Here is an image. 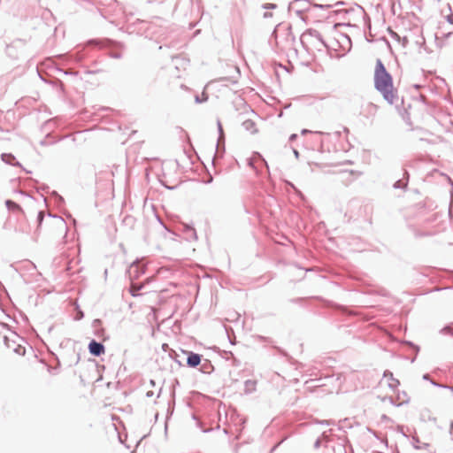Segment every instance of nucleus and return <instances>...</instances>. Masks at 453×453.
<instances>
[{"instance_id":"9d476101","label":"nucleus","mask_w":453,"mask_h":453,"mask_svg":"<svg viewBox=\"0 0 453 453\" xmlns=\"http://www.w3.org/2000/svg\"><path fill=\"white\" fill-rule=\"evenodd\" d=\"M448 5L451 11H453V0H448Z\"/></svg>"},{"instance_id":"6e6552de","label":"nucleus","mask_w":453,"mask_h":453,"mask_svg":"<svg viewBox=\"0 0 453 453\" xmlns=\"http://www.w3.org/2000/svg\"><path fill=\"white\" fill-rule=\"evenodd\" d=\"M142 284H136V283H132L131 287H130V294L133 296H139V291L142 289Z\"/></svg>"},{"instance_id":"0eeeda50","label":"nucleus","mask_w":453,"mask_h":453,"mask_svg":"<svg viewBox=\"0 0 453 453\" xmlns=\"http://www.w3.org/2000/svg\"><path fill=\"white\" fill-rule=\"evenodd\" d=\"M201 362V356L196 353H190L187 359V364L190 367L197 366Z\"/></svg>"},{"instance_id":"f257e3e1","label":"nucleus","mask_w":453,"mask_h":453,"mask_svg":"<svg viewBox=\"0 0 453 453\" xmlns=\"http://www.w3.org/2000/svg\"><path fill=\"white\" fill-rule=\"evenodd\" d=\"M374 87L389 104L398 101V90L394 85L391 74L387 71L380 59H377L374 67Z\"/></svg>"},{"instance_id":"1a4fd4ad","label":"nucleus","mask_w":453,"mask_h":453,"mask_svg":"<svg viewBox=\"0 0 453 453\" xmlns=\"http://www.w3.org/2000/svg\"><path fill=\"white\" fill-rule=\"evenodd\" d=\"M8 347L12 348V350L19 355H24L26 352L25 347L21 346L20 344H18L17 347H11L10 345H8Z\"/></svg>"},{"instance_id":"f03ea898","label":"nucleus","mask_w":453,"mask_h":453,"mask_svg":"<svg viewBox=\"0 0 453 453\" xmlns=\"http://www.w3.org/2000/svg\"><path fill=\"white\" fill-rule=\"evenodd\" d=\"M379 110H380L379 105H377L373 103H368L362 107L360 115L365 120L373 122L378 114Z\"/></svg>"},{"instance_id":"20e7f679","label":"nucleus","mask_w":453,"mask_h":453,"mask_svg":"<svg viewBox=\"0 0 453 453\" xmlns=\"http://www.w3.org/2000/svg\"><path fill=\"white\" fill-rule=\"evenodd\" d=\"M383 382L387 383L391 388H395L399 386L400 382L398 380L393 377V373L390 372H385L383 376Z\"/></svg>"},{"instance_id":"423d86ee","label":"nucleus","mask_w":453,"mask_h":453,"mask_svg":"<svg viewBox=\"0 0 453 453\" xmlns=\"http://www.w3.org/2000/svg\"><path fill=\"white\" fill-rule=\"evenodd\" d=\"M242 127L250 134H256L257 132L256 122L250 119H248L242 122Z\"/></svg>"},{"instance_id":"7ed1b4c3","label":"nucleus","mask_w":453,"mask_h":453,"mask_svg":"<svg viewBox=\"0 0 453 453\" xmlns=\"http://www.w3.org/2000/svg\"><path fill=\"white\" fill-rule=\"evenodd\" d=\"M89 352L95 356H100L104 353V347L102 343L92 341L88 345Z\"/></svg>"},{"instance_id":"39448f33","label":"nucleus","mask_w":453,"mask_h":453,"mask_svg":"<svg viewBox=\"0 0 453 453\" xmlns=\"http://www.w3.org/2000/svg\"><path fill=\"white\" fill-rule=\"evenodd\" d=\"M447 21L452 26L450 30H447L444 27V24H441L439 28L437 34L440 35L441 37H447L449 35L453 34V15L447 16Z\"/></svg>"},{"instance_id":"9b49d317","label":"nucleus","mask_w":453,"mask_h":453,"mask_svg":"<svg viewBox=\"0 0 453 453\" xmlns=\"http://www.w3.org/2000/svg\"><path fill=\"white\" fill-rule=\"evenodd\" d=\"M139 268V265H132L131 266V269H138Z\"/></svg>"},{"instance_id":"f8f14e48","label":"nucleus","mask_w":453,"mask_h":453,"mask_svg":"<svg viewBox=\"0 0 453 453\" xmlns=\"http://www.w3.org/2000/svg\"><path fill=\"white\" fill-rule=\"evenodd\" d=\"M42 217H43L42 212H40V213H39V219H40V220H42Z\"/></svg>"}]
</instances>
